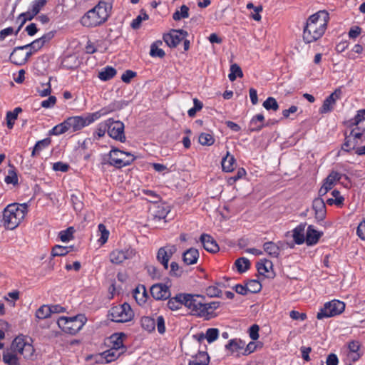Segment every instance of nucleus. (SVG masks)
<instances>
[{"label": "nucleus", "instance_id": "49530a36", "mask_svg": "<svg viewBox=\"0 0 365 365\" xmlns=\"http://www.w3.org/2000/svg\"><path fill=\"white\" fill-rule=\"evenodd\" d=\"M50 140L48 139H43L38 141L34 145L31 156L34 157L36 155H38L40 152L45 148H46L49 145Z\"/></svg>", "mask_w": 365, "mask_h": 365}, {"label": "nucleus", "instance_id": "c9c22d12", "mask_svg": "<svg viewBox=\"0 0 365 365\" xmlns=\"http://www.w3.org/2000/svg\"><path fill=\"white\" fill-rule=\"evenodd\" d=\"M264 119V118L262 114H257L255 116H254L250 121L251 130L252 131L260 130L264 126V125L262 124Z\"/></svg>", "mask_w": 365, "mask_h": 365}, {"label": "nucleus", "instance_id": "5701e85b", "mask_svg": "<svg viewBox=\"0 0 365 365\" xmlns=\"http://www.w3.org/2000/svg\"><path fill=\"white\" fill-rule=\"evenodd\" d=\"M23 49L24 48H19V46L14 48L9 57L11 62L16 65H22L26 63L27 58L31 55V51L24 55L19 52V50Z\"/></svg>", "mask_w": 365, "mask_h": 365}, {"label": "nucleus", "instance_id": "7ed1b4c3", "mask_svg": "<svg viewBox=\"0 0 365 365\" xmlns=\"http://www.w3.org/2000/svg\"><path fill=\"white\" fill-rule=\"evenodd\" d=\"M28 212V205L23 204H10L3 212L4 226L8 230H14L24 219Z\"/></svg>", "mask_w": 365, "mask_h": 365}, {"label": "nucleus", "instance_id": "052dcab7", "mask_svg": "<svg viewBox=\"0 0 365 365\" xmlns=\"http://www.w3.org/2000/svg\"><path fill=\"white\" fill-rule=\"evenodd\" d=\"M363 120H365V109H361L357 111L354 118L350 120V125L356 126Z\"/></svg>", "mask_w": 365, "mask_h": 365}, {"label": "nucleus", "instance_id": "e433bc0d", "mask_svg": "<svg viewBox=\"0 0 365 365\" xmlns=\"http://www.w3.org/2000/svg\"><path fill=\"white\" fill-rule=\"evenodd\" d=\"M142 327L149 331H153L155 328V321L150 317H143L140 320Z\"/></svg>", "mask_w": 365, "mask_h": 365}, {"label": "nucleus", "instance_id": "338daca9", "mask_svg": "<svg viewBox=\"0 0 365 365\" xmlns=\"http://www.w3.org/2000/svg\"><path fill=\"white\" fill-rule=\"evenodd\" d=\"M5 182L7 184L16 185L18 183L16 173L14 170H9V175L5 178Z\"/></svg>", "mask_w": 365, "mask_h": 365}, {"label": "nucleus", "instance_id": "774afa93", "mask_svg": "<svg viewBox=\"0 0 365 365\" xmlns=\"http://www.w3.org/2000/svg\"><path fill=\"white\" fill-rule=\"evenodd\" d=\"M136 76V73L131 71V70H127L125 71L122 76L121 80L126 83H128L130 82L131 79L133 78Z\"/></svg>", "mask_w": 365, "mask_h": 365}, {"label": "nucleus", "instance_id": "603ef678", "mask_svg": "<svg viewBox=\"0 0 365 365\" xmlns=\"http://www.w3.org/2000/svg\"><path fill=\"white\" fill-rule=\"evenodd\" d=\"M43 46H44V44L43 43L41 40L40 38H38V39L34 40V41H32L31 43H30L29 44H26L25 46H19V48H26V49L28 48H31V51L32 53V52L38 51Z\"/></svg>", "mask_w": 365, "mask_h": 365}, {"label": "nucleus", "instance_id": "9d476101", "mask_svg": "<svg viewBox=\"0 0 365 365\" xmlns=\"http://www.w3.org/2000/svg\"><path fill=\"white\" fill-rule=\"evenodd\" d=\"M136 251L131 247H127L124 250H114L110 253V261L115 264H120L127 259H131L135 257Z\"/></svg>", "mask_w": 365, "mask_h": 365}, {"label": "nucleus", "instance_id": "a19ab883", "mask_svg": "<svg viewBox=\"0 0 365 365\" xmlns=\"http://www.w3.org/2000/svg\"><path fill=\"white\" fill-rule=\"evenodd\" d=\"M70 130L67 119H66L61 123L54 126L51 130V134L54 135H58Z\"/></svg>", "mask_w": 365, "mask_h": 365}, {"label": "nucleus", "instance_id": "412c9836", "mask_svg": "<svg viewBox=\"0 0 365 365\" xmlns=\"http://www.w3.org/2000/svg\"><path fill=\"white\" fill-rule=\"evenodd\" d=\"M322 235V232L315 230L313 225H309L307 230L305 242L309 246L316 245Z\"/></svg>", "mask_w": 365, "mask_h": 365}, {"label": "nucleus", "instance_id": "5fc2aeb1", "mask_svg": "<svg viewBox=\"0 0 365 365\" xmlns=\"http://www.w3.org/2000/svg\"><path fill=\"white\" fill-rule=\"evenodd\" d=\"M215 142L213 136L207 133H202L199 136V143L202 145L210 146Z\"/></svg>", "mask_w": 365, "mask_h": 365}, {"label": "nucleus", "instance_id": "13d9d810", "mask_svg": "<svg viewBox=\"0 0 365 365\" xmlns=\"http://www.w3.org/2000/svg\"><path fill=\"white\" fill-rule=\"evenodd\" d=\"M219 336V330L216 328L207 329L205 334V338L208 343H212L217 340Z\"/></svg>", "mask_w": 365, "mask_h": 365}, {"label": "nucleus", "instance_id": "c85d7f7f", "mask_svg": "<svg viewBox=\"0 0 365 365\" xmlns=\"http://www.w3.org/2000/svg\"><path fill=\"white\" fill-rule=\"evenodd\" d=\"M264 251L272 257H278L280 248L273 242H267L263 245Z\"/></svg>", "mask_w": 365, "mask_h": 365}, {"label": "nucleus", "instance_id": "bf43d9fd", "mask_svg": "<svg viewBox=\"0 0 365 365\" xmlns=\"http://www.w3.org/2000/svg\"><path fill=\"white\" fill-rule=\"evenodd\" d=\"M362 354L360 352H350L347 351L346 355V365H352V363L358 361Z\"/></svg>", "mask_w": 365, "mask_h": 365}, {"label": "nucleus", "instance_id": "4468645a", "mask_svg": "<svg viewBox=\"0 0 365 365\" xmlns=\"http://www.w3.org/2000/svg\"><path fill=\"white\" fill-rule=\"evenodd\" d=\"M342 175L336 171L332 170L324 179L323 185L319 190V195L324 196L331 190L336 183L341 178Z\"/></svg>", "mask_w": 365, "mask_h": 365}, {"label": "nucleus", "instance_id": "864d4df0", "mask_svg": "<svg viewBox=\"0 0 365 365\" xmlns=\"http://www.w3.org/2000/svg\"><path fill=\"white\" fill-rule=\"evenodd\" d=\"M98 229L101 235L98 242L101 245H104L108 241L110 232L103 224H99Z\"/></svg>", "mask_w": 365, "mask_h": 365}, {"label": "nucleus", "instance_id": "4d7b16f0", "mask_svg": "<svg viewBox=\"0 0 365 365\" xmlns=\"http://www.w3.org/2000/svg\"><path fill=\"white\" fill-rule=\"evenodd\" d=\"M263 107L266 110H273L276 111L279 108V105L274 98L269 97L264 101Z\"/></svg>", "mask_w": 365, "mask_h": 365}, {"label": "nucleus", "instance_id": "de8ad7c7", "mask_svg": "<svg viewBox=\"0 0 365 365\" xmlns=\"http://www.w3.org/2000/svg\"><path fill=\"white\" fill-rule=\"evenodd\" d=\"M108 120L99 123L94 132V135L97 136L98 138L103 137L107 132L108 133Z\"/></svg>", "mask_w": 365, "mask_h": 365}, {"label": "nucleus", "instance_id": "37998d69", "mask_svg": "<svg viewBox=\"0 0 365 365\" xmlns=\"http://www.w3.org/2000/svg\"><path fill=\"white\" fill-rule=\"evenodd\" d=\"M246 285L248 293H257L262 289V284L257 279L248 280Z\"/></svg>", "mask_w": 365, "mask_h": 365}, {"label": "nucleus", "instance_id": "7c9ffc66", "mask_svg": "<svg viewBox=\"0 0 365 365\" xmlns=\"http://www.w3.org/2000/svg\"><path fill=\"white\" fill-rule=\"evenodd\" d=\"M116 70L111 66H106L98 73V78L103 81H107L113 78L116 75Z\"/></svg>", "mask_w": 365, "mask_h": 365}, {"label": "nucleus", "instance_id": "79ce46f5", "mask_svg": "<svg viewBox=\"0 0 365 365\" xmlns=\"http://www.w3.org/2000/svg\"><path fill=\"white\" fill-rule=\"evenodd\" d=\"M34 16H35V15L32 14L31 11L30 9L29 11H27L26 12L21 14L17 19V21L20 22V25L16 32V35H17L18 32L20 31V29L23 26V25L27 21H30V20L33 19Z\"/></svg>", "mask_w": 365, "mask_h": 365}, {"label": "nucleus", "instance_id": "6ab92c4d", "mask_svg": "<svg viewBox=\"0 0 365 365\" xmlns=\"http://www.w3.org/2000/svg\"><path fill=\"white\" fill-rule=\"evenodd\" d=\"M204 249L211 253H215L219 251V246L214 238L207 234H202L200 237Z\"/></svg>", "mask_w": 365, "mask_h": 365}, {"label": "nucleus", "instance_id": "393cba45", "mask_svg": "<svg viewBox=\"0 0 365 365\" xmlns=\"http://www.w3.org/2000/svg\"><path fill=\"white\" fill-rule=\"evenodd\" d=\"M306 224L301 223L293 230L292 237L297 245H302L305 242L304 236Z\"/></svg>", "mask_w": 365, "mask_h": 365}, {"label": "nucleus", "instance_id": "0eeeda50", "mask_svg": "<svg viewBox=\"0 0 365 365\" xmlns=\"http://www.w3.org/2000/svg\"><path fill=\"white\" fill-rule=\"evenodd\" d=\"M109 316L113 322L118 323H124L130 321L134 314L128 303L113 307L109 310Z\"/></svg>", "mask_w": 365, "mask_h": 365}, {"label": "nucleus", "instance_id": "3c124183", "mask_svg": "<svg viewBox=\"0 0 365 365\" xmlns=\"http://www.w3.org/2000/svg\"><path fill=\"white\" fill-rule=\"evenodd\" d=\"M50 316L51 309L48 305H43L40 307L36 312V317L39 319H44Z\"/></svg>", "mask_w": 365, "mask_h": 365}, {"label": "nucleus", "instance_id": "58836bf2", "mask_svg": "<svg viewBox=\"0 0 365 365\" xmlns=\"http://www.w3.org/2000/svg\"><path fill=\"white\" fill-rule=\"evenodd\" d=\"M74 232V228L73 227H69L67 229L61 231L58 233V237L62 242H67L73 239Z\"/></svg>", "mask_w": 365, "mask_h": 365}, {"label": "nucleus", "instance_id": "a878e982", "mask_svg": "<svg viewBox=\"0 0 365 365\" xmlns=\"http://www.w3.org/2000/svg\"><path fill=\"white\" fill-rule=\"evenodd\" d=\"M125 335L123 333H115L111 335L110 338L112 344L111 348L116 351H119L120 349L123 350V338H125Z\"/></svg>", "mask_w": 365, "mask_h": 365}, {"label": "nucleus", "instance_id": "6e6552de", "mask_svg": "<svg viewBox=\"0 0 365 365\" xmlns=\"http://www.w3.org/2000/svg\"><path fill=\"white\" fill-rule=\"evenodd\" d=\"M345 304L339 300H332L324 304V307L317 313V318L322 319L339 315L344 312Z\"/></svg>", "mask_w": 365, "mask_h": 365}, {"label": "nucleus", "instance_id": "69168bd1", "mask_svg": "<svg viewBox=\"0 0 365 365\" xmlns=\"http://www.w3.org/2000/svg\"><path fill=\"white\" fill-rule=\"evenodd\" d=\"M53 169L55 171L67 172L69 169V165L67 163L63 162H56L53 164Z\"/></svg>", "mask_w": 365, "mask_h": 365}, {"label": "nucleus", "instance_id": "f257e3e1", "mask_svg": "<svg viewBox=\"0 0 365 365\" xmlns=\"http://www.w3.org/2000/svg\"><path fill=\"white\" fill-rule=\"evenodd\" d=\"M329 20V14L324 10L311 15L304 27V41L306 43H310L319 39L327 29Z\"/></svg>", "mask_w": 365, "mask_h": 365}, {"label": "nucleus", "instance_id": "ddd939ff", "mask_svg": "<svg viewBox=\"0 0 365 365\" xmlns=\"http://www.w3.org/2000/svg\"><path fill=\"white\" fill-rule=\"evenodd\" d=\"M187 36V32L182 29H173L163 36V40L169 47H176Z\"/></svg>", "mask_w": 365, "mask_h": 365}, {"label": "nucleus", "instance_id": "09e8293b", "mask_svg": "<svg viewBox=\"0 0 365 365\" xmlns=\"http://www.w3.org/2000/svg\"><path fill=\"white\" fill-rule=\"evenodd\" d=\"M147 19H148V15L141 10L140 14L133 20L130 26L133 29H138L140 27L142 21Z\"/></svg>", "mask_w": 365, "mask_h": 365}, {"label": "nucleus", "instance_id": "9b49d317", "mask_svg": "<svg viewBox=\"0 0 365 365\" xmlns=\"http://www.w3.org/2000/svg\"><path fill=\"white\" fill-rule=\"evenodd\" d=\"M126 156V152L117 148L112 149L108 157V160L104 159L103 164H108L116 168L125 167L124 157Z\"/></svg>", "mask_w": 365, "mask_h": 365}, {"label": "nucleus", "instance_id": "2eb2a0df", "mask_svg": "<svg viewBox=\"0 0 365 365\" xmlns=\"http://www.w3.org/2000/svg\"><path fill=\"white\" fill-rule=\"evenodd\" d=\"M176 251L177 248L175 245H167L158 250L157 259L163 265L165 269H168L169 260Z\"/></svg>", "mask_w": 365, "mask_h": 365}, {"label": "nucleus", "instance_id": "423d86ee", "mask_svg": "<svg viewBox=\"0 0 365 365\" xmlns=\"http://www.w3.org/2000/svg\"><path fill=\"white\" fill-rule=\"evenodd\" d=\"M30 341L31 339L28 337L19 336L14 339L9 351L23 355L25 359H31L35 349Z\"/></svg>", "mask_w": 365, "mask_h": 365}, {"label": "nucleus", "instance_id": "b1692460", "mask_svg": "<svg viewBox=\"0 0 365 365\" xmlns=\"http://www.w3.org/2000/svg\"><path fill=\"white\" fill-rule=\"evenodd\" d=\"M185 294H178L168 302V307L171 310H178L185 304Z\"/></svg>", "mask_w": 365, "mask_h": 365}, {"label": "nucleus", "instance_id": "bb28decb", "mask_svg": "<svg viewBox=\"0 0 365 365\" xmlns=\"http://www.w3.org/2000/svg\"><path fill=\"white\" fill-rule=\"evenodd\" d=\"M210 357L207 352L199 351L192 359L189 361V365H207Z\"/></svg>", "mask_w": 365, "mask_h": 365}, {"label": "nucleus", "instance_id": "a211bd4d", "mask_svg": "<svg viewBox=\"0 0 365 365\" xmlns=\"http://www.w3.org/2000/svg\"><path fill=\"white\" fill-rule=\"evenodd\" d=\"M244 349L245 341L237 338L229 340L225 345V349L228 351V354L235 356H243Z\"/></svg>", "mask_w": 365, "mask_h": 365}, {"label": "nucleus", "instance_id": "680f3d73", "mask_svg": "<svg viewBox=\"0 0 365 365\" xmlns=\"http://www.w3.org/2000/svg\"><path fill=\"white\" fill-rule=\"evenodd\" d=\"M361 343L357 340H352L347 344V351L359 352Z\"/></svg>", "mask_w": 365, "mask_h": 365}, {"label": "nucleus", "instance_id": "dca6fc26", "mask_svg": "<svg viewBox=\"0 0 365 365\" xmlns=\"http://www.w3.org/2000/svg\"><path fill=\"white\" fill-rule=\"evenodd\" d=\"M150 293L153 297L157 300L167 299L171 295L170 287L162 283L153 284L150 287Z\"/></svg>", "mask_w": 365, "mask_h": 365}, {"label": "nucleus", "instance_id": "f3484780", "mask_svg": "<svg viewBox=\"0 0 365 365\" xmlns=\"http://www.w3.org/2000/svg\"><path fill=\"white\" fill-rule=\"evenodd\" d=\"M341 94V89L337 88L327 98H326L323 102L322 107L319 109L320 113H327L332 111L336 101L340 98Z\"/></svg>", "mask_w": 365, "mask_h": 365}, {"label": "nucleus", "instance_id": "cd10ccee", "mask_svg": "<svg viewBox=\"0 0 365 365\" xmlns=\"http://www.w3.org/2000/svg\"><path fill=\"white\" fill-rule=\"evenodd\" d=\"M94 8L104 19H106V20H107L110 13L112 6L109 2L100 1Z\"/></svg>", "mask_w": 365, "mask_h": 365}, {"label": "nucleus", "instance_id": "c756f323", "mask_svg": "<svg viewBox=\"0 0 365 365\" xmlns=\"http://www.w3.org/2000/svg\"><path fill=\"white\" fill-rule=\"evenodd\" d=\"M235 159L233 155H230L227 152L225 157L222 160V168L225 172H232L234 170Z\"/></svg>", "mask_w": 365, "mask_h": 365}, {"label": "nucleus", "instance_id": "6e6d98bb", "mask_svg": "<svg viewBox=\"0 0 365 365\" xmlns=\"http://www.w3.org/2000/svg\"><path fill=\"white\" fill-rule=\"evenodd\" d=\"M46 0H35L31 3V9L33 15H37L41 9L46 4Z\"/></svg>", "mask_w": 365, "mask_h": 365}, {"label": "nucleus", "instance_id": "c03bdc74", "mask_svg": "<svg viewBox=\"0 0 365 365\" xmlns=\"http://www.w3.org/2000/svg\"><path fill=\"white\" fill-rule=\"evenodd\" d=\"M159 44H162L161 41H156L150 46V55L153 57L163 58L165 56V51L158 47Z\"/></svg>", "mask_w": 365, "mask_h": 365}, {"label": "nucleus", "instance_id": "4c0bfd02", "mask_svg": "<svg viewBox=\"0 0 365 365\" xmlns=\"http://www.w3.org/2000/svg\"><path fill=\"white\" fill-rule=\"evenodd\" d=\"M272 267V262L267 259H264L257 264V271L262 275H267L269 273V269Z\"/></svg>", "mask_w": 365, "mask_h": 365}, {"label": "nucleus", "instance_id": "e2e57ef3", "mask_svg": "<svg viewBox=\"0 0 365 365\" xmlns=\"http://www.w3.org/2000/svg\"><path fill=\"white\" fill-rule=\"evenodd\" d=\"M220 306L219 302H212L210 303H205V307L207 308V314L205 318H209L214 310L217 309Z\"/></svg>", "mask_w": 365, "mask_h": 365}, {"label": "nucleus", "instance_id": "8fccbe9b", "mask_svg": "<svg viewBox=\"0 0 365 365\" xmlns=\"http://www.w3.org/2000/svg\"><path fill=\"white\" fill-rule=\"evenodd\" d=\"M189 17V8L186 5H182L180 7V11H176L173 14V18L175 21H179L181 19Z\"/></svg>", "mask_w": 365, "mask_h": 365}, {"label": "nucleus", "instance_id": "2f4dec72", "mask_svg": "<svg viewBox=\"0 0 365 365\" xmlns=\"http://www.w3.org/2000/svg\"><path fill=\"white\" fill-rule=\"evenodd\" d=\"M74 250L73 246H61V245H56L53 247L51 251V255L53 257L56 256H65L70 252Z\"/></svg>", "mask_w": 365, "mask_h": 365}, {"label": "nucleus", "instance_id": "a18cd8bd", "mask_svg": "<svg viewBox=\"0 0 365 365\" xmlns=\"http://www.w3.org/2000/svg\"><path fill=\"white\" fill-rule=\"evenodd\" d=\"M359 144V142L357 140H354L351 137L346 136L345 138V142L342 145V149L346 152H349L351 150L356 149V146Z\"/></svg>", "mask_w": 365, "mask_h": 365}, {"label": "nucleus", "instance_id": "f8f14e48", "mask_svg": "<svg viewBox=\"0 0 365 365\" xmlns=\"http://www.w3.org/2000/svg\"><path fill=\"white\" fill-rule=\"evenodd\" d=\"M106 21L95 8L89 10L81 19L82 24L87 27L97 26Z\"/></svg>", "mask_w": 365, "mask_h": 365}, {"label": "nucleus", "instance_id": "ea45409f", "mask_svg": "<svg viewBox=\"0 0 365 365\" xmlns=\"http://www.w3.org/2000/svg\"><path fill=\"white\" fill-rule=\"evenodd\" d=\"M230 73L228 75V78L230 81H234L236 80L237 77H242L243 73L241 68L236 63L232 64L230 66Z\"/></svg>", "mask_w": 365, "mask_h": 365}, {"label": "nucleus", "instance_id": "1a4fd4ad", "mask_svg": "<svg viewBox=\"0 0 365 365\" xmlns=\"http://www.w3.org/2000/svg\"><path fill=\"white\" fill-rule=\"evenodd\" d=\"M108 135L114 140L124 143L126 140L124 133V124L120 120H114L113 118H108Z\"/></svg>", "mask_w": 365, "mask_h": 365}, {"label": "nucleus", "instance_id": "aec40b11", "mask_svg": "<svg viewBox=\"0 0 365 365\" xmlns=\"http://www.w3.org/2000/svg\"><path fill=\"white\" fill-rule=\"evenodd\" d=\"M313 210L315 212V217L317 220H323L326 217V205L321 197L315 198L312 203Z\"/></svg>", "mask_w": 365, "mask_h": 365}, {"label": "nucleus", "instance_id": "473e14b6", "mask_svg": "<svg viewBox=\"0 0 365 365\" xmlns=\"http://www.w3.org/2000/svg\"><path fill=\"white\" fill-rule=\"evenodd\" d=\"M3 361L7 365H20L16 354L9 350L4 353Z\"/></svg>", "mask_w": 365, "mask_h": 365}, {"label": "nucleus", "instance_id": "0e129e2a", "mask_svg": "<svg viewBox=\"0 0 365 365\" xmlns=\"http://www.w3.org/2000/svg\"><path fill=\"white\" fill-rule=\"evenodd\" d=\"M56 98L54 96H50L48 99L41 102V106L45 108H51L55 106Z\"/></svg>", "mask_w": 365, "mask_h": 365}, {"label": "nucleus", "instance_id": "f03ea898", "mask_svg": "<svg viewBox=\"0 0 365 365\" xmlns=\"http://www.w3.org/2000/svg\"><path fill=\"white\" fill-rule=\"evenodd\" d=\"M127 103L123 101L115 102L113 103L110 104L108 107L103 108L99 111L88 113L86 115H77L69 117L67 119L68 127L70 130L72 132H76L81 130L86 126L89 125L98 118H100L102 115H105L108 113H110L113 111L120 110L123 108L124 106H126Z\"/></svg>", "mask_w": 365, "mask_h": 365}, {"label": "nucleus", "instance_id": "4be33fe9", "mask_svg": "<svg viewBox=\"0 0 365 365\" xmlns=\"http://www.w3.org/2000/svg\"><path fill=\"white\" fill-rule=\"evenodd\" d=\"M200 254L197 249L190 248L182 254V260L187 265L195 264L197 262Z\"/></svg>", "mask_w": 365, "mask_h": 365}, {"label": "nucleus", "instance_id": "20e7f679", "mask_svg": "<svg viewBox=\"0 0 365 365\" xmlns=\"http://www.w3.org/2000/svg\"><path fill=\"white\" fill-rule=\"evenodd\" d=\"M86 321L84 314H78L72 317H61L58 319L57 324L64 332L74 335L82 329Z\"/></svg>", "mask_w": 365, "mask_h": 365}, {"label": "nucleus", "instance_id": "72a5a7b5", "mask_svg": "<svg viewBox=\"0 0 365 365\" xmlns=\"http://www.w3.org/2000/svg\"><path fill=\"white\" fill-rule=\"evenodd\" d=\"M134 297L136 302L139 304H143L146 302L147 299V293L145 287L142 285L140 287H138L134 291Z\"/></svg>", "mask_w": 365, "mask_h": 365}, {"label": "nucleus", "instance_id": "39448f33", "mask_svg": "<svg viewBox=\"0 0 365 365\" xmlns=\"http://www.w3.org/2000/svg\"><path fill=\"white\" fill-rule=\"evenodd\" d=\"M185 306L190 311L192 315L206 317L207 308L205 298L202 295L185 294Z\"/></svg>", "mask_w": 365, "mask_h": 365}, {"label": "nucleus", "instance_id": "f704fd0d", "mask_svg": "<svg viewBox=\"0 0 365 365\" xmlns=\"http://www.w3.org/2000/svg\"><path fill=\"white\" fill-rule=\"evenodd\" d=\"M235 266L240 273H243L249 269L250 267V260L245 257L238 258L235 262Z\"/></svg>", "mask_w": 365, "mask_h": 365}]
</instances>
